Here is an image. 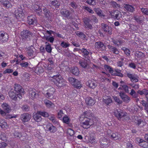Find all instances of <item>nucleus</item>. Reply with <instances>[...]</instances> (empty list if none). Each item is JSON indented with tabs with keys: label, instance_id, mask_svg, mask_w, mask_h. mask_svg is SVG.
<instances>
[{
	"label": "nucleus",
	"instance_id": "774afa93",
	"mask_svg": "<svg viewBox=\"0 0 148 148\" xmlns=\"http://www.w3.org/2000/svg\"><path fill=\"white\" fill-rule=\"evenodd\" d=\"M141 11L144 14L148 15V9L147 8H142L141 9Z\"/></svg>",
	"mask_w": 148,
	"mask_h": 148
},
{
	"label": "nucleus",
	"instance_id": "7c9ffc66",
	"mask_svg": "<svg viewBox=\"0 0 148 148\" xmlns=\"http://www.w3.org/2000/svg\"><path fill=\"white\" fill-rule=\"evenodd\" d=\"M124 7L127 10L130 12H132L134 10V8L130 5L124 4Z\"/></svg>",
	"mask_w": 148,
	"mask_h": 148
},
{
	"label": "nucleus",
	"instance_id": "39448f33",
	"mask_svg": "<svg viewBox=\"0 0 148 148\" xmlns=\"http://www.w3.org/2000/svg\"><path fill=\"white\" fill-rule=\"evenodd\" d=\"M8 38V35L6 32L0 31V43H3L6 42Z\"/></svg>",
	"mask_w": 148,
	"mask_h": 148
},
{
	"label": "nucleus",
	"instance_id": "13d9d810",
	"mask_svg": "<svg viewBox=\"0 0 148 148\" xmlns=\"http://www.w3.org/2000/svg\"><path fill=\"white\" fill-rule=\"evenodd\" d=\"M134 119H133V121L135 123H137L138 125L141 123V121L140 119H138L137 116L134 117Z\"/></svg>",
	"mask_w": 148,
	"mask_h": 148
},
{
	"label": "nucleus",
	"instance_id": "473e14b6",
	"mask_svg": "<svg viewBox=\"0 0 148 148\" xmlns=\"http://www.w3.org/2000/svg\"><path fill=\"white\" fill-rule=\"evenodd\" d=\"M62 121L63 122L67 124H68L70 123V119L69 117L68 116L65 115L64 116L62 119Z\"/></svg>",
	"mask_w": 148,
	"mask_h": 148
},
{
	"label": "nucleus",
	"instance_id": "2eb2a0df",
	"mask_svg": "<svg viewBox=\"0 0 148 148\" xmlns=\"http://www.w3.org/2000/svg\"><path fill=\"white\" fill-rule=\"evenodd\" d=\"M90 21V20L87 18L84 19V26L85 28L90 29H92V25L89 23Z\"/></svg>",
	"mask_w": 148,
	"mask_h": 148
},
{
	"label": "nucleus",
	"instance_id": "6e6552de",
	"mask_svg": "<svg viewBox=\"0 0 148 148\" xmlns=\"http://www.w3.org/2000/svg\"><path fill=\"white\" fill-rule=\"evenodd\" d=\"M95 47L96 49L99 50L104 51L106 49L105 46L100 42H96L95 44Z\"/></svg>",
	"mask_w": 148,
	"mask_h": 148
},
{
	"label": "nucleus",
	"instance_id": "ea45409f",
	"mask_svg": "<svg viewBox=\"0 0 148 148\" xmlns=\"http://www.w3.org/2000/svg\"><path fill=\"white\" fill-rule=\"evenodd\" d=\"M75 49L77 51H78L79 52H82L84 55H88L89 54L88 52L85 49L83 48L81 50L78 49Z\"/></svg>",
	"mask_w": 148,
	"mask_h": 148
},
{
	"label": "nucleus",
	"instance_id": "f704fd0d",
	"mask_svg": "<svg viewBox=\"0 0 148 148\" xmlns=\"http://www.w3.org/2000/svg\"><path fill=\"white\" fill-rule=\"evenodd\" d=\"M95 11L99 16L101 17H104L105 15L103 14V12L99 8H95Z\"/></svg>",
	"mask_w": 148,
	"mask_h": 148
},
{
	"label": "nucleus",
	"instance_id": "37998d69",
	"mask_svg": "<svg viewBox=\"0 0 148 148\" xmlns=\"http://www.w3.org/2000/svg\"><path fill=\"white\" fill-rule=\"evenodd\" d=\"M79 64L83 68H85L87 67L88 64L87 62V61L86 60H84L83 61H80L79 62Z\"/></svg>",
	"mask_w": 148,
	"mask_h": 148
},
{
	"label": "nucleus",
	"instance_id": "4be33fe9",
	"mask_svg": "<svg viewBox=\"0 0 148 148\" xmlns=\"http://www.w3.org/2000/svg\"><path fill=\"white\" fill-rule=\"evenodd\" d=\"M104 102L108 105L112 102V100L111 97L109 96H105L103 97Z\"/></svg>",
	"mask_w": 148,
	"mask_h": 148
},
{
	"label": "nucleus",
	"instance_id": "2f4dec72",
	"mask_svg": "<svg viewBox=\"0 0 148 148\" xmlns=\"http://www.w3.org/2000/svg\"><path fill=\"white\" fill-rule=\"evenodd\" d=\"M1 106L3 109L5 110L6 112L9 113L10 110L9 106L6 103H3Z\"/></svg>",
	"mask_w": 148,
	"mask_h": 148
},
{
	"label": "nucleus",
	"instance_id": "09e8293b",
	"mask_svg": "<svg viewBox=\"0 0 148 148\" xmlns=\"http://www.w3.org/2000/svg\"><path fill=\"white\" fill-rule=\"evenodd\" d=\"M121 49L123 50L127 56H129L130 55V50L125 47H123Z\"/></svg>",
	"mask_w": 148,
	"mask_h": 148
},
{
	"label": "nucleus",
	"instance_id": "0e129e2a",
	"mask_svg": "<svg viewBox=\"0 0 148 148\" xmlns=\"http://www.w3.org/2000/svg\"><path fill=\"white\" fill-rule=\"evenodd\" d=\"M13 71V70L12 69H7L3 71V73L4 74L7 73H12Z\"/></svg>",
	"mask_w": 148,
	"mask_h": 148
},
{
	"label": "nucleus",
	"instance_id": "a19ab883",
	"mask_svg": "<svg viewBox=\"0 0 148 148\" xmlns=\"http://www.w3.org/2000/svg\"><path fill=\"white\" fill-rule=\"evenodd\" d=\"M38 113L40 114V115L44 117H48L49 116V114L48 112L44 111H38Z\"/></svg>",
	"mask_w": 148,
	"mask_h": 148
},
{
	"label": "nucleus",
	"instance_id": "c85d7f7f",
	"mask_svg": "<svg viewBox=\"0 0 148 148\" xmlns=\"http://www.w3.org/2000/svg\"><path fill=\"white\" fill-rule=\"evenodd\" d=\"M84 114L85 117L86 119L91 118L93 119V114L90 111H88L84 112Z\"/></svg>",
	"mask_w": 148,
	"mask_h": 148
},
{
	"label": "nucleus",
	"instance_id": "e2e57ef3",
	"mask_svg": "<svg viewBox=\"0 0 148 148\" xmlns=\"http://www.w3.org/2000/svg\"><path fill=\"white\" fill-rule=\"evenodd\" d=\"M117 12V14L115 18H116L117 20L120 19L122 17L121 13L119 11Z\"/></svg>",
	"mask_w": 148,
	"mask_h": 148
},
{
	"label": "nucleus",
	"instance_id": "bb28decb",
	"mask_svg": "<svg viewBox=\"0 0 148 148\" xmlns=\"http://www.w3.org/2000/svg\"><path fill=\"white\" fill-rule=\"evenodd\" d=\"M108 47L110 49V51L116 54H119V51L116 48L110 45H108Z\"/></svg>",
	"mask_w": 148,
	"mask_h": 148
},
{
	"label": "nucleus",
	"instance_id": "de8ad7c7",
	"mask_svg": "<svg viewBox=\"0 0 148 148\" xmlns=\"http://www.w3.org/2000/svg\"><path fill=\"white\" fill-rule=\"evenodd\" d=\"M140 145L144 148H148V143L144 140L143 142L140 144Z\"/></svg>",
	"mask_w": 148,
	"mask_h": 148
},
{
	"label": "nucleus",
	"instance_id": "9d476101",
	"mask_svg": "<svg viewBox=\"0 0 148 148\" xmlns=\"http://www.w3.org/2000/svg\"><path fill=\"white\" fill-rule=\"evenodd\" d=\"M21 120L23 122H27L29 121L31 118V115L28 113H24L21 115Z\"/></svg>",
	"mask_w": 148,
	"mask_h": 148
},
{
	"label": "nucleus",
	"instance_id": "f03ea898",
	"mask_svg": "<svg viewBox=\"0 0 148 148\" xmlns=\"http://www.w3.org/2000/svg\"><path fill=\"white\" fill-rule=\"evenodd\" d=\"M114 115L118 119L123 118L126 120L128 119V116L127 113L124 111L120 109H115L114 112Z\"/></svg>",
	"mask_w": 148,
	"mask_h": 148
},
{
	"label": "nucleus",
	"instance_id": "5fc2aeb1",
	"mask_svg": "<svg viewBox=\"0 0 148 148\" xmlns=\"http://www.w3.org/2000/svg\"><path fill=\"white\" fill-rule=\"evenodd\" d=\"M14 137L16 138H20L22 136V134L18 131H15L14 133Z\"/></svg>",
	"mask_w": 148,
	"mask_h": 148
},
{
	"label": "nucleus",
	"instance_id": "4d7b16f0",
	"mask_svg": "<svg viewBox=\"0 0 148 148\" xmlns=\"http://www.w3.org/2000/svg\"><path fill=\"white\" fill-rule=\"evenodd\" d=\"M45 39L46 40L49 41L51 43H53L54 40V38L53 37L49 36L45 37Z\"/></svg>",
	"mask_w": 148,
	"mask_h": 148
},
{
	"label": "nucleus",
	"instance_id": "a18cd8bd",
	"mask_svg": "<svg viewBox=\"0 0 148 148\" xmlns=\"http://www.w3.org/2000/svg\"><path fill=\"white\" fill-rule=\"evenodd\" d=\"M35 10L36 11L37 13L39 15H40L42 14L41 9L38 6L36 5L35 7Z\"/></svg>",
	"mask_w": 148,
	"mask_h": 148
},
{
	"label": "nucleus",
	"instance_id": "423d86ee",
	"mask_svg": "<svg viewBox=\"0 0 148 148\" xmlns=\"http://www.w3.org/2000/svg\"><path fill=\"white\" fill-rule=\"evenodd\" d=\"M15 15L16 18L18 20L23 18L24 17V14L23 9L19 8L16 10L15 12Z\"/></svg>",
	"mask_w": 148,
	"mask_h": 148
},
{
	"label": "nucleus",
	"instance_id": "c9c22d12",
	"mask_svg": "<svg viewBox=\"0 0 148 148\" xmlns=\"http://www.w3.org/2000/svg\"><path fill=\"white\" fill-rule=\"evenodd\" d=\"M111 137L114 140H120L121 138L120 136L117 134H116L115 133H113L111 135Z\"/></svg>",
	"mask_w": 148,
	"mask_h": 148
},
{
	"label": "nucleus",
	"instance_id": "603ef678",
	"mask_svg": "<svg viewBox=\"0 0 148 148\" xmlns=\"http://www.w3.org/2000/svg\"><path fill=\"white\" fill-rule=\"evenodd\" d=\"M67 133L70 136H73L74 134V131L71 129H68L67 130Z\"/></svg>",
	"mask_w": 148,
	"mask_h": 148
},
{
	"label": "nucleus",
	"instance_id": "0eeeda50",
	"mask_svg": "<svg viewBox=\"0 0 148 148\" xmlns=\"http://www.w3.org/2000/svg\"><path fill=\"white\" fill-rule=\"evenodd\" d=\"M47 91L46 96L48 98L51 99L53 97V95L55 91V89L52 87H50Z\"/></svg>",
	"mask_w": 148,
	"mask_h": 148
},
{
	"label": "nucleus",
	"instance_id": "3c124183",
	"mask_svg": "<svg viewBox=\"0 0 148 148\" xmlns=\"http://www.w3.org/2000/svg\"><path fill=\"white\" fill-rule=\"evenodd\" d=\"M104 68L106 71H108L110 73H112L113 70L110 66L106 65L104 66Z\"/></svg>",
	"mask_w": 148,
	"mask_h": 148
},
{
	"label": "nucleus",
	"instance_id": "864d4df0",
	"mask_svg": "<svg viewBox=\"0 0 148 148\" xmlns=\"http://www.w3.org/2000/svg\"><path fill=\"white\" fill-rule=\"evenodd\" d=\"M64 114L63 112V111L62 110H60L58 113V118L62 119V118Z\"/></svg>",
	"mask_w": 148,
	"mask_h": 148
},
{
	"label": "nucleus",
	"instance_id": "1a4fd4ad",
	"mask_svg": "<svg viewBox=\"0 0 148 148\" xmlns=\"http://www.w3.org/2000/svg\"><path fill=\"white\" fill-rule=\"evenodd\" d=\"M21 35L23 39H29L32 36V34L28 30L23 31L21 32Z\"/></svg>",
	"mask_w": 148,
	"mask_h": 148
},
{
	"label": "nucleus",
	"instance_id": "7ed1b4c3",
	"mask_svg": "<svg viewBox=\"0 0 148 148\" xmlns=\"http://www.w3.org/2000/svg\"><path fill=\"white\" fill-rule=\"evenodd\" d=\"M14 88L15 91L16 92L17 96L19 99H21L24 93L23 89L20 85L18 84H15Z\"/></svg>",
	"mask_w": 148,
	"mask_h": 148
},
{
	"label": "nucleus",
	"instance_id": "412c9836",
	"mask_svg": "<svg viewBox=\"0 0 148 148\" xmlns=\"http://www.w3.org/2000/svg\"><path fill=\"white\" fill-rule=\"evenodd\" d=\"M38 95L36 94L35 90H31L29 91V96L32 99H35L38 97Z\"/></svg>",
	"mask_w": 148,
	"mask_h": 148
},
{
	"label": "nucleus",
	"instance_id": "4c0bfd02",
	"mask_svg": "<svg viewBox=\"0 0 148 148\" xmlns=\"http://www.w3.org/2000/svg\"><path fill=\"white\" fill-rule=\"evenodd\" d=\"M69 80L70 82L74 86H80V85L79 84L78 86H77L75 84V82H76V81L77 80V79L74 78L70 77L69 78Z\"/></svg>",
	"mask_w": 148,
	"mask_h": 148
},
{
	"label": "nucleus",
	"instance_id": "aec40b11",
	"mask_svg": "<svg viewBox=\"0 0 148 148\" xmlns=\"http://www.w3.org/2000/svg\"><path fill=\"white\" fill-rule=\"evenodd\" d=\"M0 127L4 130L8 127V125L4 119H0Z\"/></svg>",
	"mask_w": 148,
	"mask_h": 148
},
{
	"label": "nucleus",
	"instance_id": "338daca9",
	"mask_svg": "<svg viewBox=\"0 0 148 148\" xmlns=\"http://www.w3.org/2000/svg\"><path fill=\"white\" fill-rule=\"evenodd\" d=\"M118 10H116L115 11H112L111 13V15L112 16L113 18H115V17L116 16V14L117 13V11H118Z\"/></svg>",
	"mask_w": 148,
	"mask_h": 148
},
{
	"label": "nucleus",
	"instance_id": "a878e982",
	"mask_svg": "<svg viewBox=\"0 0 148 148\" xmlns=\"http://www.w3.org/2000/svg\"><path fill=\"white\" fill-rule=\"evenodd\" d=\"M8 113L5 112L0 108V114L6 119L12 118V116L8 114Z\"/></svg>",
	"mask_w": 148,
	"mask_h": 148
},
{
	"label": "nucleus",
	"instance_id": "72a5a7b5",
	"mask_svg": "<svg viewBox=\"0 0 148 148\" xmlns=\"http://www.w3.org/2000/svg\"><path fill=\"white\" fill-rule=\"evenodd\" d=\"M71 72L73 74L76 75H78L79 74V70L78 68L76 67L72 68Z\"/></svg>",
	"mask_w": 148,
	"mask_h": 148
},
{
	"label": "nucleus",
	"instance_id": "dca6fc26",
	"mask_svg": "<svg viewBox=\"0 0 148 148\" xmlns=\"http://www.w3.org/2000/svg\"><path fill=\"white\" fill-rule=\"evenodd\" d=\"M44 102L46 107L48 108H53L54 107V104L48 100L45 99Z\"/></svg>",
	"mask_w": 148,
	"mask_h": 148
},
{
	"label": "nucleus",
	"instance_id": "f257e3e1",
	"mask_svg": "<svg viewBox=\"0 0 148 148\" xmlns=\"http://www.w3.org/2000/svg\"><path fill=\"white\" fill-rule=\"evenodd\" d=\"M59 88H61L65 85V82L61 76L59 75H54L49 79Z\"/></svg>",
	"mask_w": 148,
	"mask_h": 148
},
{
	"label": "nucleus",
	"instance_id": "69168bd1",
	"mask_svg": "<svg viewBox=\"0 0 148 148\" xmlns=\"http://www.w3.org/2000/svg\"><path fill=\"white\" fill-rule=\"evenodd\" d=\"M61 46L64 48H66L69 47V46L70 44L68 43L62 42L61 44Z\"/></svg>",
	"mask_w": 148,
	"mask_h": 148
},
{
	"label": "nucleus",
	"instance_id": "f3484780",
	"mask_svg": "<svg viewBox=\"0 0 148 148\" xmlns=\"http://www.w3.org/2000/svg\"><path fill=\"white\" fill-rule=\"evenodd\" d=\"M33 117L35 121L37 122H40L42 120V118L40 115V114L38 113V111L36 113L33 114Z\"/></svg>",
	"mask_w": 148,
	"mask_h": 148
},
{
	"label": "nucleus",
	"instance_id": "5701e85b",
	"mask_svg": "<svg viewBox=\"0 0 148 148\" xmlns=\"http://www.w3.org/2000/svg\"><path fill=\"white\" fill-rule=\"evenodd\" d=\"M31 63L29 61H22L20 62V65L23 68H27L30 65Z\"/></svg>",
	"mask_w": 148,
	"mask_h": 148
},
{
	"label": "nucleus",
	"instance_id": "b1692460",
	"mask_svg": "<svg viewBox=\"0 0 148 148\" xmlns=\"http://www.w3.org/2000/svg\"><path fill=\"white\" fill-rule=\"evenodd\" d=\"M0 2L2 3L3 6L7 8H9L12 6V5L8 1L5 0H0Z\"/></svg>",
	"mask_w": 148,
	"mask_h": 148
},
{
	"label": "nucleus",
	"instance_id": "9b49d317",
	"mask_svg": "<svg viewBox=\"0 0 148 148\" xmlns=\"http://www.w3.org/2000/svg\"><path fill=\"white\" fill-rule=\"evenodd\" d=\"M127 75L130 79V80L133 82H137L138 81V77L135 74H131L127 73Z\"/></svg>",
	"mask_w": 148,
	"mask_h": 148
},
{
	"label": "nucleus",
	"instance_id": "f8f14e48",
	"mask_svg": "<svg viewBox=\"0 0 148 148\" xmlns=\"http://www.w3.org/2000/svg\"><path fill=\"white\" fill-rule=\"evenodd\" d=\"M87 85L90 88L94 89L97 85L96 81L94 80H89L86 83Z\"/></svg>",
	"mask_w": 148,
	"mask_h": 148
},
{
	"label": "nucleus",
	"instance_id": "052dcab7",
	"mask_svg": "<svg viewBox=\"0 0 148 148\" xmlns=\"http://www.w3.org/2000/svg\"><path fill=\"white\" fill-rule=\"evenodd\" d=\"M76 34L78 36L82 38H85L86 37L84 34L82 32H77L76 33Z\"/></svg>",
	"mask_w": 148,
	"mask_h": 148
},
{
	"label": "nucleus",
	"instance_id": "49530a36",
	"mask_svg": "<svg viewBox=\"0 0 148 148\" xmlns=\"http://www.w3.org/2000/svg\"><path fill=\"white\" fill-rule=\"evenodd\" d=\"M48 117L49 119L51 120L53 123H58L53 115H51L49 116V115Z\"/></svg>",
	"mask_w": 148,
	"mask_h": 148
},
{
	"label": "nucleus",
	"instance_id": "680f3d73",
	"mask_svg": "<svg viewBox=\"0 0 148 148\" xmlns=\"http://www.w3.org/2000/svg\"><path fill=\"white\" fill-rule=\"evenodd\" d=\"M83 7L84 9L87 10L89 13H91V14L94 13V12L92 10V9L86 6H83Z\"/></svg>",
	"mask_w": 148,
	"mask_h": 148
},
{
	"label": "nucleus",
	"instance_id": "cd10ccee",
	"mask_svg": "<svg viewBox=\"0 0 148 148\" xmlns=\"http://www.w3.org/2000/svg\"><path fill=\"white\" fill-rule=\"evenodd\" d=\"M9 94L10 97L14 100H16L18 97L17 96V93H16L14 91H10Z\"/></svg>",
	"mask_w": 148,
	"mask_h": 148
},
{
	"label": "nucleus",
	"instance_id": "79ce46f5",
	"mask_svg": "<svg viewBox=\"0 0 148 148\" xmlns=\"http://www.w3.org/2000/svg\"><path fill=\"white\" fill-rule=\"evenodd\" d=\"M46 44H47L46 45L45 49L46 51L48 53H51V52L52 48L51 47V45L49 43H47L46 42Z\"/></svg>",
	"mask_w": 148,
	"mask_h": 148
},
{
	"label": "nucleus",
	"instance_id": "c756f323",
	"mask_svg": "<svg viewBox=\"0 0 148 148\" xmlns=\"http://www.w3.org/2000/svg\"><path fill=\"white\" fill-rule=\"evenodd\" d=\"M35 71L36 73L40 74L44 71V70L41 66H37L35 68Z\"/></svg>",
	"mask_w": 148,
	"mask_h": 148
},
{
	"label": "nucleus",
	"instance_id": "393cba45",
	"mask_svg": "<svg viewBox=\"0 0 148 148\" xmlns=\"http://www.w3.org/2000/svg\"><path fill=\"white\" fill-rule=\"evenodd\" d=\"M28 23L29 25H33L36 21L35 17L34 16H31L27 17Z\"/></svg>",
	"mask_w": 148,
	"mask_h": 148
},
{
	"label": "nucleus",
	"instance_id": "e433bc0d",
	"mask_svg": "<svg viewBox=\"0 0 148 148\" xmlns=\"http://www.w3.org/2000/svg\"><path fill=\"white\" fill-rule=\"evenodd\" d=\"M134 19L139 23H141L143 21V18L142 16L135 15L134 16Z\"/></svg>",
	"mask_w": 148,
	"mask_h": 148
},
{
	"label": "nucleus",
	"instance_id": "58836bf2",
	"mask_svg": "<svg viewBox=\"0 0 148 148\" xmlns=\"http://www.w3.org/2000/svg\"><path fill=\"white\" fill-rule=\"evenodd\" d=\"M61 13L64 16L67 17L70 14V13L68 10L64 9L61 10Z\"/></svg>",
	"mask_w": 148,
	"mask_h": 148
},
{
	"label": "nucleus",
	"instance_id": "c03bdc74",
	"mask_svg": "<svg viewBox=\"0 0 148 148\" xmlns=\"http://www.w3.org/2000/svg\"><path fill=\"white\" fill-rule=\"evenodd\" d=\"M138 92L141 95H148V90L143 89L142 91L138 90Z\"/></svg>",
	"mask_w": 148,
	"mask_h": 148
},
{
	"label": "nucleus",
	"instance_id": "ddd939ff",
	"mask_svg": "<svg viewBox=\"0 0 148 148\" xmlns=\"http://www.w3.org/2000/svg\"><path fill=\"white\" fill-rule=\"evenodd\" d=\"M119 95L124 102L128 103L131 100L130 97L124 93L120 92L119 93Z\"/></svg>",
	"mask_w": 148,
	"mask_h": 148
},
{
	"label": "nucleus",
	"instance_id": "6e6d98bb",
	"mask_svg": "<svg viewBox=\"0 0 148 148\" xmlns=\"http://www.w3.org/2000/svg\"><path fill=\"white\" fill-rule=\"evenodd\" d=\"M55 67L54 64H49L47 66V69L48 71H52Z\"/></svg>",
	"mask_w": 148,
	"mask_h": 148
},
{
	"label": "nucleus",
	"instance_id": "6ab92c4d",
	"mask_svg": "<svg viewBox=\"0 0 148 148\" xmlns=\"http://www.w3.org/2000/svg\"><path fill=\"white\" fill-rule=\"evenodd\" d=\"M86 103L89 106H92L95 103V101L90 97H88L86 99Z\"/></svg>",
	"mask_w": 148,
	"mask_h": 148
},
{
	"label": "nucleus",
	"instance_id": "20e7f679",
	"mask_svg": "<svg viewBox=\"0 0 148 148\" xmlns=\"http://www.w3.org/2000/svg\"><path fill=\"white\" fill-rule=\"evenodd\" d=\"M94 124V121L92 119L88 118L86 119L84 121L81 123V126L84 128L87 129L89 128Z\"/></svg>",
	"mask_w": 148,
	"mask_h": 148
},
{
	"label": "nucleus",
	"instance_id": "bf43d9fd",
	"mask_svg": "<svg viewBox=\"0 0 148 148\" xmlns=\"http://www.w3.org/2000/svg\"><path fill=\"white\" fill-rule=\"evenodd\" d=\"M135 55L136 56H137L138 58H141L143 56V54L142 52L138 51L136 52L135 53Z\"/></svg>",
	"mask_w": 148,
	"mask_h": 148
},
{
	"label": "nucleus",
	"instance_id": "8fccbe9b",
	"mask_svg": "<svg viewBox=\"0 0 148 148\" xmlns=\"http://www.w3.org/2000/svg\"><path fill=\"white\" fill-rule=\"evenodd\" d=\"M86 2L88 4L95 5L96 4V1L95 0H87Z\"/></svg>",
	"mask_w": 148,
	"mask_h": 148
},
{
	"label": "nucleus",
	"instance_id": "a211bd4d",
	"mask_svg": "<svg viewBox=\"0 0 148 148\" xmlns=\"http://www.w3.org/2000/svg\"><path fill=\"white\" fill-rule=\"evenodd\" d=\"M101 25L105 32L109 34H111L112 29L111 27H109L107 25L103 23Z\"/></svg>",
	"mask_w": 148,
	"mask_h": 148
},
{
	"label": "nucleus",
	"instance_id": "4468645a",
	"mask_svg": "<svg viewBox=\"0 0 148 148\" xmlns=\"http://www.w3.org/2000/svg\"><path fill=\"white\" fill-rule=\"evenodd\" d=\"M46 130L52 133H54L56 131V127L51 123H48L47 124Z\"/></svg>",
	"mask_w": 148,
	"mask_h": 148
}]
</instances>
